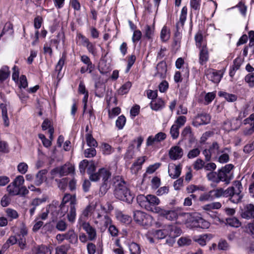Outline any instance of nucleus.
<instances>
[{"instance_id":"nucleus-30","label":"nucleus","mask_w":254,"mask_h":254,"mask_svg":"<svg viewBox=\"0 0 254 254\" xmlns=\"http://www.w3.org/2000/svg\"><path fill=\"white\" fill-rule=\"evenodd\" d=\"M154 26L146 25L143 30L145 37L148 40L152 39L154 35Z\"/></svg>"},{"instance_id":"nucleus-55","label":"nucleus","mask_w":254,"mask_h":254,"mask_svg":"<svg viewBox=\"0 0 254 254\" xmlns=\"http://www.w3.org/2000/svg\"><path fill=\"white\" fill-rule=\"evenodd\" d=\"M192 241L188 237H181L178 240L177 243L180 247L189 246L191 244Z\"/></svg>"},{"instance_id":"nucleus-38","label":"nucleus","mask_w":254,"mask_h":254,"mask_svg":"<svg viewBox=\"0 0 254 254\" xmlns=\"http://www.w3.org/2000/svg\"><path fill=\"white\" fill-rule=\"evenodd\" d=\"M208 235H201L199 236H195L193 239L194 242L197 243L201 246H204L206 244L208 239Z\"/></svg>"},{"instance_id":"nucleus-15","label":"nucleus","mask_w":254,"mask_h":254,"mask_svg":"<svg viewBox=\"0 0 254 254\" xmlns=\"http://www.w3.org/2000/svg\"><path fill=\"white\" fill-rule=\"evenodd\" d=\"M241 216L243 218L254 220V205L247 204L241 209Z\"/></svg>"},{"instance_id":"nucleus-5","label":"nucleus","mask_w":254,"mask_h":254,"mask_svg":"<svg viewBox=\"0 0 254 254\" xmlns=\"http://www.w3.org/2000/svg\"><path fill=\"white\" fill-rule=\"evenodd\" d=\"M106 208L102 205L94 213V223L101 229H106L111 223L112 220L110 217L105 214Z\"/></svg>"},{"instance_id":"nucleus-48","label":"nucleus","mask_w":254,"mask_h":254,"mask_svg":"<svg viewBox=\"0 0 254 254\" xmlns=\"http://www.w3.org/2000/svg\"><path fill=\"white\" fill-rule=\"evenodd\" d=\"M246 232L254 239V220L248 223L245 226Z\"/></svg>"},{"instance_id":"nucleus-47","label":"nucleus","mask_w":254,"mask_h":254,"mask_svg":"<svg viewBox=\"0 0 254 254\" xmlns=\"http://www.w3.org/2000/svg\"><path fill=\"white\" fill-rule=\"evenodd\" d=\"M181 135L183 136L184 138L187 139L189 138L190 139V142L193 141V138L192 136V132L190 127H186L182 132Z\"/></svg>"},{"instance_id":"nucleus-60","label":"nucleus","mask_w":254,"mask_h":254,"mask_svg":"<svg viewBox=\"0 0 254 254\" xmlns=\"http://www.w3.org/2000/svg\"><path fill=\"white\" fill-rule=\"evenodd\" d=\"M88 51L93 55L95 56L97 54V51L95 44L91 43L90 41L84 46Z\"/></svg>"},{"instance_id":"nucleus-64","label":"nucleus","mask_w":254,"mask_h":254,"mask_svg":"<svg viewBox=\"0 0 254 254\" xmlns=\"http://www.w3.org/2000/svg\"><path fill=\"white\" fill-rule=\"evenodd\" d=\"M141 36L142 33L139 30H134L132 37V42L136 45V43L140 40Z\"/></svg>"},{"instance_id":"nucleus-1","label":"nucleus","mask_w":254,"mask_h":254,"mask_svg":"<svg viewBox=\"0 0 254 254\" xmlns=\"http://www.w3.org/2000/svg\"><path fill=\"white\" fill-rule=\"evenodd\" d=\"M243 187L240 181H235L233 182V186L229 187L226 190L222 188L212 190L214 198L221 196L230 197V200L235 203L240 202L242 198L241 193Z\"/></svg>"},{"instance_id":"nucleus-40","label":"nucleus","mask_w":254,"mask_h":254,"mask_svg":"<svg viewBox=\"0 0 254 254\" xmlns=\"http://www.w3.org/2000/svg\"><path fill=\"white\" fill-rule=\"evenodd\" d=\"M13 33L12 24L9 22L6 23L0 35V38L4 34L11 35Z\"/></svg>"},{"instance_id":"nucleus-50","label":"nucleus","mask_w":254,"mask_h":254,"mask_svg":"<svg viewBox=\"0 0 254 254\" xmlns=\"http://www.w3.org/2000/svg\"><path fill=\"white\" fill-rule=\"evenodd\" d=\"M214 199L212 190L201 194L199 198L200 201H211Z\"/></svg>"},{"instance_id":"nucleus-2","label":"nucleus","mask_w":254,"mask_h":254,"mask_svg":"<svg viewBox=\"0 0 254 254\" xmlns=\"http://www.w3.org/2000/svg\"><path fill=\"white\" fill-rule=\"evenodd\" d=\"M114 195L121 200L131 203L134 198V194L131 193L127 183L120 176L114 178Z\"/></svg>"},{"instance_id":"nucleus-54","label":"nucleus","mask_w":254,"mask_h":254,"mask_svg":"<svg viewBox=\"0 0 254 254\" xmlns=\"http://www.w3.org/2000/svg\"><path fill=\"white\" fill-rule=\"evenodd\" d=\"M207 178L208 180L214 183L218 184L220 183L218 174L216 172H211L207 174Z\"/></svg>"},{"instance_id":"nucleus-36","label":"nucleus","mask_w":254,"mask_h":254,"mask_svg":"<svg viewBox=\"0 0 254 254\" xmlns=\"http://www.w3.org/2000/svg\"><path fill=\"white\" fill-rule=\"evenodd\" d=\"M194 40L195 42V45L197 48H201L203 44H206L203 41V37L201 32H198L194 36Z\"/></svg>"},{"instance_id":"nucleus-33","label":"nucleus","mask_w":254,"mask_h":254,"mask_svg":"<svg viewBox=\"0 0 254 254\" xmlns=\"http://www.w3.org/2000/svg\"><path fill=\"white\" fill-rule=\"evenodd\" d=\"M116 217L119 221L125 224H129L131 220V218L130 216L123 214L121 211L117 212Z\"/></svg>"},{"instance_id":"nucleus-53","label":"nucleus","mask_w":254,"mask_h":254,"mask_svg":"<svg viewBox=\"0 0 254 254\" xmlns=\"http://www.w3.org/2000/svg\"><path fill=\"white\" fill-rule=\"evenodd\" d=\"M131 83L130 82H127L123 85L118 90V93L120 95H124L127 93L130 88L131 87Z\"/></svg>"},{"instance_id":"nucleus-58","label":"nucleus","mask_w":254,"mask_h":254,"mask_svg":"<svg viewBox=\"0 0 254 254\" xmlns=\"http://www.w3.org/2000/svg\"><path fill=\"white\" fill-rule=\"evenodd\" d=\"M200 153V150L198 148H193L190 150L187 155V157L189 159H193L197 157Z\"/></svg>"},{"instance_id":"nucleus-41","label":"nucleus","mask_w":254,"mask_h":254,"mask_svg":"<svg viewBox=\"0 0 254 254\" xmlns=\"http://www.w3.org/2000/svg\"><path fill=\"white\" fill-rule=\"evenodd\" d=\"M217 174L219 177L220 182H224L226 184H228L230 183V180L232 179V177L231 176H228L221 169L218 171Z\"/></svg>"},{"instance_id":"nucleus-23","label":"nucleus","mask_w":254,"mask_h":254,"mask_svg":"<svg viewBox=\"0 0 254 254\" xmlns=\"http://www.w3.org/2000/svg\"><path fill=\"white\" fill-rule=\"evenodd\" d=\"M158 213L170 221L176 220L178 216L177 211L175 210H167L161 208Z\"/></svg>"},{"instance_id":"nucleus-12","label":"nucleus","mask_w":254,"mask_h":254,"mask_svg":"<svg viewBox=\"0 0 254 254\" xmlns=\"http://www.w3.org/2000/svg\"><path fill=\"white\" fill-rule=\"evenodd\" d=\"M78 223L87 234L88 240L92 241L96 239L97 234L94 228L91 226L89 223L82 221L81 218H79Z\"/></svg>"},{"instance_id":"nucleus-61","label":"nucleus","mask_w":254,"mask_h":254,"mask_svg":"<svg viewBox=\"0 0 254 254\" xmlns=\"http://www.w3.org/2000/svg\"><path fill=\"white\" fill-rule=\"evenodd\" d=\"M67 227V224L64 220H61L57 222L56 228L60 231L64 232L65 231Z\"/></svg>"},{"instance_id":"nucleus-8","label":"nucleus","mask_w":254,"mask_h":254,"mask_svg":"<svg viewBox=\"0 0 254 254\" xmlns=\"http://www.w3.org/2000/svg\"><path fill=\"white\" fill-rule=\"evenodd\" d=\"M74 171V166L70 163H66L52 169L51 171V174L53 178L57 176L62 177L73 173Z\"/></svg>"},{"instance_id":"nucleus-6","label":"nucleus","mask_w":254,"mask_h":254,"mask_svg":"<svg viewBox=\"0 0 254 254\" xmlns=\"http://www.w3.org/2000/svg\"><path fill=\"white\" fill-rule=\"evenodd\" d=\"M75 200L70 194H65L63 198L62 203L70 205V210L67 215L68 220L73 223L76 217Z\"/></svg>"},{"instance_id":"nucleus-52","label":"nucleus","mask_w":254,"mask_h":254,"mask_svg":"<svg viewBox=\"0 0 254 254\" xmlns=\"http://www.w3.org/2000/svg\"><path fill=\"white\" fill-rule=\"evenodd\" d=\"M101 146L102 152L105 155H110L114 151V149L107 143H102Z\"/></svg>"},{"instance_id":"nucleus-7","label":"nucleus","mask_w":254,"mask_h":254,"mask_svg":"<svg viewBox=\"0 0 254 254\" xmlns=\"http://www.w3.org/2000/svg\"><path fill=\"white\" fill-rule=\"evenodd\" d=\"M133 219L139 225L148 227L151 225L153 218L144 212L136 210L133 212Z\"/></svg>"},{"instance_id":"nucleus-25","label":"nucleus","mask_w":254,"mask_h":254,"mask_svg":"<svg viewBox=\"0 0 254 254\" xmlns=\"http://www.w3.org/2000/svg\"><path fill=\"white\" fill-rule=\"evenodd\" d=\"M230 152V150L228 148L225 147L220 152L221 153L220 155H217L215 157V159L220 163H225L229 161V155L228 152Z\"/></svg>"},{"instance_id":"nucleus-56","label":"nucleus","mask_w":254,"mask_h":254,"mask_svg":"<svg viewBox=\"0 0 254 254\" xmlns=\"http://www.w3.org/2000/svg\"><path fill=\"white\" fill-rule=\"evenodd\" d=\"M205 162L201 159H197L194 162L193 167L195 170H199L204 168Z\"/></svg>"},{"instance_id":"nucleus-17","label":"nucleus","mask_w":254,"mask_h":254,"mask_svg":"<svg viewBox=\"0 0 254 254\" xmlns=\"http://www.w3.org/2000/svg\"><path fill=\"white\" fill-rule=\"evenodd\" d=\"M174 227L172 225H168L163 230H157L154 231L153 235L155 238L158 239L165 238L167 236H171Z\"/></svg>"},{"instance_id":"nucleus-26","label":"nucleus","mask_w":254,"mask_h":254,"mask_svg":"<svg viewBox=\"0 0 254 254\" xmlns=\"http://www.w3.org/2000/svg\"><path fill=\"white\" fill-rule=\"evenodd\" d=\"M78 92L82 94H84L83 98V102L84 103L83 112H85L86 109L87 102L88 98V92L86 90L85 84L83 81H81L78 86Z\"/></svg>"},{"instance_id":"nucleus-62","label":"nucleus","mask_w":254,"mask_h":254,"mask_svg":"<svg viewBox=\"0 0 254 254\" xmlns=\"http://www.w3.org/2000/svg\"><path fill=\"white\" fill-rule=\"evenodd\" d=\"M136 61V57L134 55H131L128 57L127 65L126 69V72H128L131 66Z\"/></svg>"},{"instance_id":"nucleus-49","label":"nucleus","mask_w":254,"mask_h":254,"mask_svg":"<svg viewBox=\"0 0 254 254\" xmlns=\"http://www.w3.org/2000/svg\"><path fill=\"white\" fill-rule=\"evenodd\" d=\"M85 138L88 146L91 147H94L97 146V142L93 137L91 133H87L85 135Z\"/></svg>"},{"instance_id":"nucleus-9","label":"nucleus","mask_w":254,"mask_h":254,"mask_svg":"<svg viewBox=\"0 0 254 254\" xmlns=\"http://www.w3.org/2000/svg\"><path fill=\"white\" fill-rule=\"evenodd\" d=\"M52 202L57 203V205L55 206V211H52V221L53 222L57 220L58 218H61L64 216L65 214L69 213L70 205L62 203L59 205V202L57 200H53Z\"/></svg>"},{"instance_id":"nucleus-32","label":"nucleus","mask_w":254,"mask_h":254,"mask_svg":"<svg viewBox=\"0 0 254 254\" xmlns=\"http://www.w3.org/2000/svg\"><path fill=\"white\" fill-rule=\"evenodd\" d=\"M47 171L45 169L39 171L36 174L34 183L37 186H40L44 180V176L47 174Z\"/></svg>"},{"instance_id":"nucleus-57","label":"nucleus","mask_w":254,"mask_h":254,"mask_svg":"<svg viewBox=\"0 0 254 254\" xmlns=\"http://www.w3.org/2000/svg\"><path fill=\"white\" fill-rule=\"evenodd\" d=\"M179 127L177 125H173L170 129V134L173 139H176L179 135Z\"/></svg>"},{"instance_id":"nucleus-39","label":"nucleus","mask_w":254,"mask_h":254,"mask_svg":"<svg viewBox=\"0 0 254 254\" xmlns=\"http://www.w3.org/2000/svg\"><path fill=\"white\" fill-rule=\"evenodd\" d=\"M201 0H190V6L191 10L195 11V13L198 14Z\"/></svg>"},{"instance_id":"nucleus-44","label":"nucleus","mask_w":254,"mask_h":254,"mask_svg":"<svg viewBox=\"0 0 254 254\" xmlns=\"http://www.w3.org/2000/svg\"><path fill=\"white\" fill-rule=\"evenodd\" d=\"M226 223L230 226L238 228L241 226V222L236 217H230L226 219Z\"/></svg>"},{"instance_id":"nucleus-19","label":"nucleus","mask_w":254,"mask_h":254,"mask_svg":"<svg viewBox=\"0 0 254 254\" xmlns=\"http://www.w3.org/2000/svg\"><path fill=\"white\" fill-rule=\"evenodd\" d=\"M146 159L147 157L145 156L138 158L130 167V169L131 174H137L138 172L142 168V165Z\"/></svg>"},{"instance_id":"nucleus-13","label":"nucleus","mask_w":254,"mask_h":254,"mask_svg":"<svg viewBox=\"0 0 254 254\" xmlns=\"http://www.w3.org/2000/svg\"><path fill=\"white\" fill-rule=\"evenodd\" d=\"M210 120L211 117L209 114L206 113L199 114L194 118L192 124L193 126L198 127L201 125L209 124Z\"/></svg>"},{"instance_id":"nucleus-45","label":"nucleus","mask_w":254,"mask_h":254,"mask_svg":"<svg viewBox=\"0 0 254 254\" xmlns=\"http://www.w3.org/2000/svg\"><path fill=\"white\" fill-rule=\"evenodd\" d=\"M126 123V118L123 115L120 116L116 121V126L119 129H122Z\"/></svg>"},{"instance_id":"nucleus-31","label":"nucleus","mask_w":254,"mask_h":254,"mask_svg":"<svg viewBox=\"0 0 254 254\" xmlns=\"http://www.w3.org/2000/svg\"><path fill=\"white\" fill-rule=\"evenodd\" d=\"M64 234L65 240H68L70 243L75 244L77 242V236L74 230H69Z\"/></svg>"},{"instance_id":"nucleus-34","label":"nucleus","mask_w":254,"mask_h":254,"mask_svg":"<svg viewBox=\"0 0 254 254\" xmlns=\"http://www.w3.org/2000/svg\"><path fill=\"white\" fill-rule=\"evenodd\" d=\"M95 95L101 97L103 96V93L105 90V85L100 82H96L95 85Z\"/></svg>"},{"instance_id":"nucleus-29","label":"nucleus","mask_w":254,"mask_h":254,"mask_svg":"<svg viewBox=\"0 0 254 254\" xmlns=\"http://www.w3.org/2000/svg\"><path fill=\"white\" fill-rule=\"evenodd\" d=\"M51 254L49 248L45 245H40L34 247L32 249V254H46L48 253Z\"/></svg>"},{"instance_id":"nucleus-3","label":"nucleus","mask_w":254,"mask_h":254,"mask_svg":"<svg viewBox=\"0 0 254 254\" xmlns=\"http://www.w3.org/2000/svg\"><path fill=\"white\" fill-rule=\"evenodd\" d=\"M136 199L139 206L147 211L156 213L160 211L161 208L157 206L160 201L156 196L152 194H140L137 196Z\"/></svg>"},{"instance_id":"nucleus-10","label":"nucleus","mask_w":254,"mask_h":254,"mask_svg":"<svg viewBox=\"0 0 254 254\" xmlns=\"http://www.w3.org/2000/svg\"><path fill=\"white\" fill-rule=\"evenodd\" d=\"M24 182V179L22 176L19 175L17 176L6 188L7 191L11 195H18L19 187L22 186Z\"/></svg>"},{"instance_id":"nucleus-37","label":"nucleus","mask_w":254,"mask_h":254,"mask_svg":"<svg viewBox=\"0 0 254 254\" xmlns=\"http://www.w3.org/2000/svg\"><path fill=\"white\" fill-rule=\"evenodd\" d=\"M9 74V67L6 65L3 66L0 69V82L5 80Z\"/></svg>"},{"instance_id":"nucleus-20","label":"nucleus","mask_w":254,"mask_h":254,"mask_svg":"<svg viewBox=\"0 0 254 254\" xmlns=\"http://www.w3.org/2000/svg\"><path fill=\"white\" fill-rule=\"evenodd\" d=\"M199 49V63L201 65H204L209 60V53L206 44H203Z\"/></svg>"},{"instance_id":"nucleus-42","label":"nucleus","mask_w":254,"mask_h":254,"mask_svg":"<svg viewBox=\"0 0 254 254\" xmlns=\"http://www.w3.org/2000/svg\"><path fill=\"white\" fill-rule=\"evenodd\" d=\"M209 149L212 156L215 155V157L218 155L221 151L220 150V146L219 144L216 141L213 142L212 143V144L209 147Z\"/></svg>"},{"instance_id":"nucleus-59","label":"nucleus","mask_w":254,"mask_h":254,"mask_svg":"<svg viewBox=\"0 0 254 254\" xmlns=\"http://www.w3.org/2000/svg\"><path fill=\"white\" fill-rule=\"evenodd\" d=\"M121 113V109L118 107L113 108L111 110H109L108 115L110 119H113Z\"/></svg>"},{"instance_id":"nucleus-43","label":"nucleus","mask_w":254,"mask_h":254,"mask_svg":"<svg viewBox=\"0 0 254 254\" xmlns=\"http://www.w3.org/2000/svg\"><path fill=\"white\" fill-rule=\"evenodd\" d=\"M195 223H196L195 225L196 227L202 229H207L210 226V223L201 217L197 219L195 221Z\"/></svg>"},{"instance_id":"nucleus-22","label":"nucleus","mask_w":254,"mask_h":254,"mask_svg":"<svg viewBox=\"0 0 254 254\" xmlns=\"http://www.w3.org/2000/svg\"><path fill=\"white\" fill-rule=\"evenodd\" d=\"M181 170L182 167L180 165H169L168 167L169 175L172 179H177L180 176Z\"/></svg>"},{"instance_id":"nucleus-11","label":"nucleus","mask_w":254,"mask_h":254,"mask_svg":"<svg viewBox=\"0 0 254 254\" xmlns=\"http://www.w3.org/2000/svg\"><path fill=\"white\" fill-rule=\"evenodd\" d=\"M204 73L207 79L214 83H218L224 74L223 70H218L212 68L205 69Z\"/></svg>"},{"instance_id":"nucleus-35","label":"nucleus","mask_w":254,"mask_h":254,"mask_svg":"<svg viewBox=\"0 0 254 254\" xmlns=\"http://www.w3.org/2000/svg\"><path fill=\"white\" fill-rule=\"evenodd\" d=\"M170 37V29L166 26H164L160 33V38L162 42H167Z\"/></svg>"},{"instance_id":"nucleus-24","label":"nucleus","mask_w":254,"mask_h":254,"mask_svg":"<svg viewBox=\"0 0 254 254\" xmlns=\"http://www.w3.org/2000/svg\"><path fill=\"white\" fill-rule=\"evenodd\" d=\"M57 205L56 202H52V203L48 205L45 208H43L42 211V213L39 215V218L42 220H46L48 214L51 212L52 215V211H55V206Z\"/></svg>"},{"instance_id":"nucleus-51","label":"nucleus","mask_w":254,"mask_h":254,"mask_svg":"<svg viewBox=\"0 0 254 254\" xmlns=\"http://www.w3.org/2000/svg\"><path fill=\"white\" fill-rule=\"evenodd\" d=\"M130 254H140L141 250L139 246L135 243H131L129 246Z\"/></svg>"},{"instance_id":"nucleus-63","label":"nucleus","mask_w":254,"mask_h":254,"mask_svg":"<svg viewBox=\"0 0 254 254\" xmlns=\"http://www.w3.org/2000/svg\"><path fill=\"white\" fill-rule=\"evenodd\" d=\"M9 151L8 143L4 140H0V152L7 153Z\"/></svg>"},{"instance_id":"nucleus-14","label":"nucleus","mask_w":254,"mask_h":254,"mask_svg":"<svg viewBox=\"0 0 254 254\" xmlns=\"http://www.w3.org/2000/svg\"><path fill=\"white\" fill-rule=\"evenodd\" d=\"M166 138V134L163 132H159L154 136L150 135L146 139V145L147 146H153L155 144L160 142Z\"/></svg>"},{"instance_id":"nucleus-16","label":"nucleus","mask_w":254,"mask_h":254,"mask_svg":"<svg viewBox=\"0 0 254 254\" xmlns=\"http://www.w3.org/2000/svg\"><path fill=\"white\" fill-rule=\"evenodd\" d=\"M184 154L183 149L178 145L171 147L169 151V156L171 159L177 160L181 159Z\"/></svg>"},{"instance_id":"nucleus-4","label":"nucleus","mask_w":254,"mask_h":254,"mask_svg":"<svg viewBox=\"0 0 254 254\" xmlns=\"http://www.w3.org/2000/svg\"><path fill=\"white\" fill-rule=\"evenodd\" d=\"M111 177L110 170L105 168H102L95 174L89 177L91 181L93 182L101 180L102 184L100 188V192L102 195L104 194L110 188L109 182Z\"/></svg>"},{"instance_id":"nucleus-21","label":"nucleus","mask_w":254,"mask_h":254,"mask_svg":"<svg viewBox=\"0 0 254 254\" xmlns=\"http://www.w3.org/2000/svg\"><path fill=\"white\" fill-rule=\"evenodd\" d=\"M156 72L155 73L154 76L158 77L160 78H165L167 72V64L164 62H161L159 63L156 67Z\"/></svg>"},{"instance_id":"nucleus-46","label":"nucleus","mask_w":254,"mask_h":254,"mask_svg":"<svg viewBox=\"0 0 254 254\" xmlns=\"http://www.w3.org/2000/svg\"><path fill=\"white\" fill-rule=\"evenodd\" d=\"M220 97H223L228 102H234L237 100V96L232 94H229L225 92H219Z\"/></svg>"},{"instance_id":"nucleus-27","label":"nucleus","mask_w":254,"mask_h":254,"mask_svg":"<svg viewBox=\"0 0 254 254\" xmlns=\"http://www.w3.org/2000/svg\"><path fill=\"white\" fill-rule=\"evenodd\" d=\"M165 106L164 101L161 98L153 100L150 102V107L154 111H157L162 109Z\"/></svg>"},{"instance_id":"nucleus-18","label":"nucleus","mask_w":254,"mask_h":254,"mask_svg":"<svg viewBox=\"0 0 254 254\" xmlns=\"http://www.w3.org/2000/svg\"><path fill=\"white\" fill-rule=\"evenodd\" d=\"M100 205H97L93 203H90L87 205L83 210L82 213L79 218H81L82 221H85V219L87 218L89 216L92 214L94 219V212L99 208Z\"/></svg>"},{"instance_id":"nucleus-28","label":"nucleus","mask_w":254,"mask_h":254,"mask_svg":"<svg viewBox=\"0 0 254 254\" xmlns=\"http://www.w3.org/2000/svg\"><path fill=\"white\" fill-rule=\"evenodd\" d=\"M7 105L5 103H2L0 104V109L1 110V114L4 125L5 127L9 125V119L7 116Z\"/></svg>"}]
</instances>
